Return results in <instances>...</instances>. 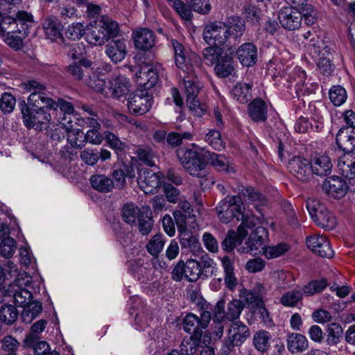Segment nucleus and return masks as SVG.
Here are the masks:
<instances>
[{"label":"nucleus","mask_w":355,"mask_h":355,"mask_svg":"<svg viewBox=\"0 0 355 355\" xmlns=\"http://www.w3.org/2000/svg\"><path fill=\"white\" fill-rule=\"evenodd\" d=\"M206 150H178V157L184 170L192 176L200 178V184L209 186L214 183L212 176L207 175Z\"/></svg>","instance_id":"f257e3e1"},{"label":"nucleus","mask_w":355,"mask_h":355,"mask_svg":"<svg viewBox=\"0 0 355 355\" xmlns=\"http://www.w3.org/2000/svg\"><path fill=\"white\" fill-rule=\"evenodd\" d=\"M119 32L118 24L107 17L95 23V26L86 33L87 41L92 45H103Z\"/></svg>","instance_id":"f03ea898"},{"label":"nucleus","mask_w":355,"mask_h":355,"mask_svg":"<svg viewBox=\"0 0 355 355\" xmlns=\"http://www.w3.org/2000/svg\"><path fill=\"white\" fill-rule=\"evenodd\" d=\"M227 334L220 349L225 355L230 354L236 347L241 346L250 336L249 327L241 321L232 322Z\"/></svg>","instance_id":"7ed1b4c3"},{"label":"nucleus","mask_w":355,"mask_h":355,"mask_svg":"<svg viewBox=\"0 0 355 355\" xmlns=\"http://www.w3.org/2000/svg\"><path fill=\"white\" fill-rule=\"evenodd\" d=\"M21 87L28 92H31L28 98V107L32 109H51L54 108L55 101L48 96L45 92V86L35 80H28L21 84Z\"/></svg>","instance_id":"20e7f679"},{"label":"nucleus","mask_w":355,"mask_h":355,"mask_svg":"<svg viewBox=\"0 0 355 355\" xmlns=\"http://www.w3.org/2000/svg\"><path fill=\"white\" fill-rule=\"evenodd\" d=\"M306 209L313 222L323 229L331 230L336 225L335 216L318 200L308 199Z\"/></svg>","instance_id":"39448f33"},{"label":"nucleus","mask_w":355,"mask_h":355,"mask_svg":"<svg viewBox=\"0 0 355 355\" xmlns=\"http://www.w3.org/2000/svg\"><path fill=\"white\" fill-rule=\"evenodd\" d=\"M242 204L241 198L238 196L226 198L220 201L216 208L220 222L228 223L234 218L236 221H239L240 217H243L241 210Z\"/></svg>","instance_id":"423d86ee"},{"label":"nucleus","mask_w":355,"mask_h":355,"mask_svg":"<svg viewBox=\"0 0 355 355\" xmlns=\"http://www.w3.org/2000/svg\"><path fill=\"white\" fill-rule=\"evenodd\" d=\"M146 58H137L139 69L135 72V81L140 89L148 91L157 83L159 69H161V66H156L155 68L150 67L146 64Z\"/></svg>","instance_id":"0eeeda50"},{"label":"nucleus","mask_w":355,"mask_h":355,"mask_svg":"<svg viewBox=\"0 0 355 355\" xmlns=\"http://www.w3.org/2000/svg\"><path fill=\"white\" fill-rule=\"evenodd\" d=\"M186 102L189 109L196 116H200L204 113V109L200 103L198 96L200 92V84L194 75L186 76L183 78Z\"/></svg>","instance_id":"6e6552de"},{"label":"nucleus","mask_w":355,"mask_h":355,"mask_svg":"<svg viewBox=\"0 0 355 355\" xmlns=\"http://www.w3.org/2000/svg\"><path fill=\"white\" fill-rule=\"evenodd\" d=\"M24 123L28 128L36 130L46 129L51 119V114L44 109L31 110L27 105L21 109Z\"/></svg>","instance_id":"1a4fd4ad"},{"label":"nucleus","mask_w":355,"mask_h":355,"mask_svg":"<svg viewBox=\"0 0 355 355\" xmlns=\"http://www.w3.org/2000/svg\"><path fill=\"white\" fill-rule=\"evenodd\" d=\"M200 263L195 259H189L186 263L180 260L173 269L171 276L175 282H180L185 278L189 282H196L200 274Z\"/></svg>","instance_id":"9d476101"},{"label":"nucleus","mask_w":355,"mask_h":355,"mask_svg":"<svg viewBox=\"0 0 355 355\" xmlns=\"http://www.w3.org/2000/svg\"><path fill=\"white\" fill-rule=\"evenodd\" d=\"M211 319V314L208 311H203L200 317L189 313L183 320L184 330L189 334H193L192 336L201 337L202 330L208 327Z\"/></svg>","instance_id":"9b49d317"},{"label":"nucleus","mask_w":355,"mask_h":355,"mask_svg":"<svg viewBox=\"0 0 355 355\" xmlns=\"http://www.w3.org/2000/svg\"><path fill=\"white\" fill-rule=\"evenodd\" d=\"M322 191L328 196L340 199L344 197L348 191H352L351 184L343 178L334 175L327 178L323 182Z\"/></svg>","instance_id":"f8f14e48"},{"label":"nucleus","mask_w":355,"mask_h":355,"mask_svg":"<svg viewBox=\"0 0 355 355\" xmlns=\"http://www.w3.org/2000/svg\"><path fill=\"white\" fill-rule=\"evenodd\" d=\"M203 38L210 45L224 44L228 38L225 23L214 21L206 25L203 31Z\"/></svg>","instance_id":"ddd939ff"},{"label":"nucleus","mask_w":355,"mask_h":355,"mask_svg":"<svg viewBox=\"0 0 355 355\" xmlns=\"http://www.w3.org/2000/svg\"><path fill=\"white\" fill-rule=\"evenodd\" d=\"M162 173H155L151 170H141L138 173L137 184L139 187L145 193H153L162 185Z\"/></svg>","instance_id":"4468645a"},{"label":"nucleus","mask_w":355,"mask_h":355,"mask_svg":"<svg viewBox=\"0 0 355 355\" xmlns=\"http://www.w3.org/2000/svg\"><path fill=\"white\" fill-rule=\"evenodd\" d=\"M109 90L111 92V96L113 98L121 100L128 98L127 107L130 110L131 95L130 94L132 85L128 78L119 76L113 78L110 82Z\"/></svg>","instance_id":"2eb2a0df"},{"label":"nucleus","mask_w":355,"mask_h":355,"mask_svg":"<svg viewBox=\"0 0 355 355\" xmlns=\"http://www.w3.org/2000/svg\"><path fill=\"white\" fill-rule=\"evenodd\" d=\"M278 18L284 29L295 31L301 26L303 15L297 8L286 7L280 10Z\"/></svg>","instance_id":"dca6fc26"},{"label":"nucleus","mask_w":355,"mask_h":355,"mask_svg":"<svg viewBox=\"0 0 355 355\" xmlns=\"http://www.w3.org/2000/svg\"><path fill=\"white\" fill-rule=\"evenodd\" d=\"M306 243L312 252L321 257L331 258L334 255L329 241L323 235L315 234L307 237Z\"/></svg>","instance_id":"f3484780"},{"label":"nucleus","mask_w":355,"mask_h":355,"mask_svg":"<svg viewBox=\"0 0 355 355\" xmlns=\"http://www.w3.org/2000/svg\"><path fill=\"white\" fill-rule=\"evenodd\" d=\"M239 195L249 204L253 205L259 214H264L268 206L267 198L253 187H243L240 189Z\"/></svg>","instance_id":"a211bd4d"},{"label":"nucleus","mask_w":355,"mask_h":355,"mask_svg":"<svg viewBox=\"0 0 355 355\" xmlns=\"http://www.w3.org/2000/svg\"><path fill=\"white\" fill-rule=\"evenodd\" d=\"M268 232L266 227L258 226L250 234L245 244L246 248H241L243 252H255L260 248L263 249L265 243L268 241Z\"/></svg>","instance_id":"6ab92c4d"},{"label":"nucleus","mask_w":355,"mask_h":355,"mask_svg":"<svg viewBox=\"0 0 355 355\" xmlns=\"http://www.w3.org/2000/svg\"><path fill=\"white\" fill-rule=\"evenodd\" d=\"M66 119L67 117H64L59 121V128L55 130H60V128L65 130L67 132V141L71 147L82 148L85 144L83 132L78 128H73L71 119L67 121V123L65 122Z\"/></svg>","instance_id":"aec40b11"},{"label":"nucleus","mask_w":355,"mask_h":355,"mask_svg":"<svg viewBox=\"0 0 355 355\" xmlns=\"http://www.w3.org/2000/svg\"><path fill=\"white\" fill-rule=\"evenodd\" d=\"M155 40V36L151 30L141 28L137 31L135 34V47L143 52L139 58H146V52L154 46Z\"/></svg>","instance_id":"412c9836"},{"label":"nucleus","mask_w":355,"mask_h":355,"mask_svg":"<svg viewBox=\"0 0 355 355\" xmlns=\"http://www.w3.org/2000/svg\"><path fill=\"white\" fill-rule=\"evenodd\" d=\"M290 171L302 182L309 181L312 172L310 162L300 157L293 158L288 164Z\"/></svg>","instance_id":"4be33fe9"},{"label":"nucleus","mask_w":355,"mask_h":355,"mask_svg":"<svg viewBox=\"0 0 355 355\" xmlns=\"http://www.w3.org/2000/svg\"><path fill=\"white\" fill-rule=\"evenodd\" d=\"M205 157L207 159V164H211L220 172H225L228 174L235 172L233 164L230 163L228 158L223 155H219L214 152L206 150Z\"/></svg>","instance_id":"5701e85b"},{"label":"nucleus","mask_w":355,"mask_h":355,"mask_svg":"<svg viewBox=\"0 0 355 355\" xmlns=\"http://www.w3.org/2000/svg\"><path fill=\"white\" fill-rule=\"evenodd\" d=\"M336 141L338 148L345 153L353 152L355 150V129L341 128L336 135Z\"/></svg>","instance_id":"b1692460"},{"label":"nucleus","mask_w":355,"mask_h":355,"mask_svg":"<svg viewBox=\"0 0 355 355\" xmlns=\"http://www.w3.org/2000/svg\"><path fill=\"white\" fill-rule=\"evenodd\" d=\"M236 56L243 66L252 67L257 60V49L253 43H244L237 49Z\"/></svg>","instance_id":"393cba45"},{"label":"nucleus","mask_w":355,"mask_h":355,"mask_svg":"<svg viewBox=\"0 0 355 355\" xmlns=\"http://www.w3.org/2000/svg\"><path fill=\"white\" fill-rule=\"evenodd\" d=\"M287 349L292 354L305 352L309 346L306 336L299 333H290L286 338Z\"/></svg>","instance_id":"a878e982"},{"label":"nucleus","mask_w":355,"mask_h":355,"mask_svg":"<svg viewBox=\"0 0 355 355\" xmlns=\"http://www.w3.org/2000/svg\"><path fill=\"white\" fill-rule=\"evenodd\" d=\"M338 167L342 176L351 184L352 192L355 191V159H350L349 155L344 156L338 161Z\"/></svg>","instance_id":"bb28decb"},{"label":"nucleus","mask_w":355,"mask_h":355,"mask_svg":"<svg viewBox=\"0 0 355 355\" xmlns=\"http://www.w3.org/2000/svg\"><path fill=\"white\" fill-rule=\"evenodd\" d=\"M153 97L148 91L137 89L135 92V114L143 115L151 108Z\"/></svg>","instance_id":"cd10ccee"},{"label":"nucleus","mask_w":355,"mask_h":355,"mask_svg":"<svg viewBox=\"0 0 355 355\" xmlns=\"http://www.w3.org/2000/svg\"><path fill=\"white\" fill-rule=\"evenodd\" d=\"M154 221L152 216V211L149 207H142L139 211L137 229L142 236H146L150 233L153 227Z\"/></svg>","instance_id":"c85d7f7f"},{"label":"nucleus","mask_w":355,"mask_h":355,"mask_svg":"<svg viewBox=\"0 0 355 355\" xmlns=\"http://www.w3.org/2000/svg\"><path fill=\"white\" fill-rule=\"evenodd\" d=\"M312 174L318 176L329 175L332 168V163L330 158L327 155H318L312 158L310 162Z\"/></svg>","instance_id":"c756f323"},{"label":"nucleus","mask_w":355,"mask_h":355,"mask_svg":"<svg viewBox=\"0 0 355 355\" xmlns=\"http://www.w3.org/2000/svg\"><path fill=\"white\" fill-rule=\"evenodd\" d=\"M180 242L182 248L189 249L195 256L203 252L199 240L190 230H184L180 233Z\"/></svg>","instance_id":"7c9ffc66"},{"label":"nucleus","mask_w":355,"mask_h":355,"mask_svg":"<svg viewBox=\"0 0 355 355\" xmlns=\"http://www.w3.org/2000/svg\"><path fill=\"white\" fill-rule=\"evenodd\" d=\"M250 119L254 122L265 121L267 119V105L261 98L254 99L248 108Z\"/></svg>","instance_id":"2f4dec72"},{"label":"nucleus","mask_w":355,"mask_h":355,"mask_svg":"<svg viewBox=\"0 0 355 355\" xmlns=\"http://www.w3.org/2000/svg\"><path fill=\"white\" fill-rule=\"evenodd\" d=\"M248 232H244L241 227L237 228V232L229 230L221 243L222 248L226 252H231L236 245H241L247 236Z\"/></svg>","instance_id":"473e14b6"},{"label":"nucleus","mask_w":355,"mask_h":355,"mask_svg":"<svg viewBox=\"0 0 355 355\" xmlns=\"http://www.w3.org/2000/svg\"><path fill=\"white\" fill-rule=\"evenodd\" d=\"M17 19L28 21L31 20V16L24 11H19L12 15L0 12V35H4L6 30Z\"/></svg>","instance_id":"72a5a7b5"},{"label":"nucleus","mask_w":355,"mask_h":355,"mask_svg":"<svg viewBox=\"0 0 355 355\" xmlns=\"http://www.w3.org/2000/svg\"><path fill=\"white\" fill-rule=\"evenodd\" d=\"M105 52L112 62L118 63L126 55V45L123 40H114L107 45Z\"/></svg>","instance_id":"f704fd0d"},{"label":"nucleus","mask_w":355,"mask_h":355,"mask_svg":"<svg viewBox=\"0 0 355 355\" xmlns=\"http://www.w3.org/2000/svg\"><path fill=\"white\" fill-rule=\"evenodd\" d=\"M119 157L121 159V163L123 166V169L114 170L112 175L115 180L116 187L121 188L124 186L125 182V177L131 176V172L132 171V157L130 156V159L124 160L123 154H119Z\"/></svg>","instance_id":"c9c22d12"},{"label":"nucleus","mask_w":355,"mask_h":355,"mask_svg":"<svg viewBox=\"0 0 355 355\" xmlns=\"http://www.w3.org/2000/svg\"><path fill=\"white\" fill-rule=\"evenodd\" d=\"M43 28L46 37L52 42L62 40L61 25L58 19L54 17H47L44 23Z\"/></svg>","instance_id":"e433bc0d"},{"label":"nucleus","mask_w":355,"mask_h":355,"mask_svg":"<svg viewBox=\"0 0 355 355\" xmlns=\"http://www.w3.org/2000/svg\"><path fill=\"white\" fill-rule=\"evenodd\" d=\"M225 26L228 37H240L243 35L245 29L244 20L237 16H232L227 18L226 23H225Z\"/></svg>","instance_id":"4c0bfd02"},{"label":"nucleus","mask_w":355,"mask_h":355,"mask_svg":"<svg viewBox=\"0 0 355 355\" xmlns=\"http://www.w3.org/2000/svg\"><path fill=\"white\" fill-rule=\"evenodd\" d=\"M21 279H17L14 282V284L11 286L13 287V299L15 304L21 306H25L28 304L32 298V293L26 288H21Z\"/></svg>","instance_id":"58836bf2"},{"label":"nucleus","mask_w":355,"mask_h":355,"mask_svg":"<svg viewBox=\"0 0 355 355\" xmlns=\"http://www.w3.org/2000/svg\"><path fill=\"white\" fill-rule=\"evenodd\" d=\"M221 261L225 272V284L229 290L233 291L238 284V280L234 274L233 261L228 257H223Z\"/></svg>","instance_id":"ea45409f"},{"label":"nucleus","mask_w":355,"mask_h":355,"mask_svg":"<svg viewBox=\"0 0 355 355\" xmlns=\"http://www.w3.org/2000/svg\"><path fill=\"white\" fill-rule=\"evenodd\" d=\"M252 85L238 83L232 89L233 98L240 103H247L252 97Z\"/></svg>","instance_id":"a19ab883"},{"label":"nucleus","mask_w":355,"mask_h":355,"mask_svg":"<svg viewBox=\"0 0 355 355\" xmlns=\"http://www.w3.org/2000/svg\"><path fill=\"white\" fill-rule=\"evenodd\" d=\"M232 64V58L231 56L225 53L223 58L214 67V71L217 76L220 78H227L234 71Z\"/></svg>","instance_id":"79ce46f5"},{"label":"nucleus","mask_w":355,"mask_h":355,"mask_svg":"<svg viewBox=\"0 0 355 355\" xmlns=\"http://www.w3.org/2000/svg\"><path fill=\"white\" fill-rule=\"evenodd\" d=\"M92 187L102 193L110 191L113 187L112 180L104 175H94L90 178Z\"/></svg>","instance_id":"37998d69"},{"label":"nucleus","mask_w":355,"mask_h":355,"mask_svg":"<svg viewBox=\"0 0 355 355\" xmlns=\"http://www.w3.org/2000/svg\"><path fill=\"white\" fill-rule=\"evenodd\" d=\"M200 337L189 336L183 339L180 352L183 355H193L201 347Z\"/></svg>","instance_id":"c03bdc74"},{"label":"nucleus","mask_w":355,"mask_h":355,"mask_svg":"<svg viewBox=\"0 0 355 355\" xmlns=\"http://www.w3.org/2000/svg\"><path fill=\"white\" fill-rule=\"evenodd\" d=\"M224 55L221 48L209 46L203 50L202 60L207 65L216 64Z\"/></svg>","instance_id":"a18cd8bd"},{"label":"nucleus","mask_w":355,"mask_h":355,"mask_svg":"<svg viewBox=\"0 0 355 355\" xmlns=\"http://www.w3.org/2000/svg\"><path fill=\"white\" fill-rule=\"evenodd\" d=\"M290 250V245L286 243H279L277 245L264 246L263 253L268 259L278 258L286 254Z\"/></svg>","instance_id":"49530a36"},{"label":"nucleus","mask_w":355,"mask_h":355,"mask_svg":"<svg viewBox=\"0 0 355 355\" xmlns=\"http://www.w3.org/2000/svg\"><path fill=\"white\" fill-rule=\"evenodd\" d=\"M270 334L264 330L257 331L253 336V344L256 349L261 353L266 352L270 347Z\"/></svg>","instance_id":"de8ad7c7"},{"label":"nucleus","mask_w":355,"mask_h":355,"mask_svg":"<svg viewBox=\"0 0 355 355\" xmlns=\"http://www.w3.org/2000/svg\"><path fill=\"white\" fill-rule=\"evenodd\" d=\"M343 336V329L340 324L332 322L328 325L327 344L329 346L338 345Z\"/></svg>","instance_id":"09e8293b"},{"label":"nucleus","mask_w":355,"mask_h":355,"mask_svg":"<svg viewBox=\"0 0 355 355\" xmlns=\"http://www.w3.org/2000/svg\"><path fill=\"white\" fill-rule=\"evenodd\" d=\"M244 309V304L239 300H233L230 301L227 306L225 311V320L234 322L237 320Z\"/></svg>","instance_id":"8fccbe9b"},{"label":"nucleus","mask_w":355,"mask_h":355,"mask_svg":"<svg viewBox=\"0 0 355 355\" xmlns=\"http://www.w3.org/2000/svg\"><path fill=\"white\" fill-rule=\"evenodd\" d=\"M165 244L163 234H157L154 235L146 244V250L149 254L154 257H157L162 251Z\"/></svg>","instance_id":"3c124183"},{"label":"nucleus","mask_w":355,"mask_h":355,"mask_svg":"<svg viewBox=\"0 0 355 355\" xmlns=\"http://www.w3.org/2000/svg\"><path fill=\"white\" fill-rule=\"evenodd\" d=\"M303 291L297 289H293L284 293L280 302L285 306L294 307L302 300Z\"/></svg>","instance_id":"603ef678"},{"label":"nucleus","mask_w":355,"mask_h":355,"mask_svg":"<svg viewBox=\"0 0 355 355\" xmlns=\"http://www.w3.org/2000/svg\"><path fill=\"white\" fill-rule=\"evenodd\" d=\"M241 220V223L238 227H241L244 232H248L245 229L251 230L257 225H262L265 222L266 218L264 214H260L259 216H255L253 214L248 215L243 214V217H240V220Z\"/></svg>","instance_id":"864d4df0"},{"label":"nucleus","mask_w":355,"mask_h":355,"mask_svg":"<svg viewBox=\"0 0 355 355\" xmlns=\"http://www.w3.org/2000/svg\"><path fill=\"white\" fill-rule=\"evenodd\" d=\"M329 99L335 106H340L343 104L347 97V92L340 85L333 86L329 92Z\"/></svg>","instance_id":"5fc2aeb1"},{"label":"nucleus","mask_w":355,"mask_h":355,"mask_svg":"<svg viewBox=\"0 0 355 355\" xmlns=\"http://www.w3.org/2000/svg\"><path fill=\"white\" fill-rule=\"evenodd\" d=\"M328 286L327 279L322 278L318 280H312L304 286L302 291L304 294L311 296L322 292Z\"/></svg>","instance_id":"6e6d98bb"},{"label":"nucleus","mask_w":355,"mask_h":355,"mask_svg":"<svg viewBox=\"0 0 355 355\" xmlns=\"http://www.w3.org/2000/svg\"><path fill=\"white\" fill-rule=\"evenodd\" d=\"M18 317V311L12 305H5L0 309V320L6 324H12Z\"/></svg>","instance_id":"4d7b16f0"},{"label":"nucleus","mask_w":355,"mask_h":355,"mask_svg":"<svg viewBox=\"0 0 355 355\" xmlns=\"http://www.w3.org/2000/svg\"><path fill=\"white\" fill-rule=\"evenodd\" d=\"M205 140L209 145L216 150H220L224 148L225 144L218 130H210L206 134Z\"/></svg>","instance_id":"13d9d810"},{"label":"nucleus","mask_w":355,"mask_h":355,"mask_svg":"<svg viewBox=\"0 0 355 355\" xmlns=\"http://www.w3.org/2000/svg\"><path fill=\"white\" fill-rule=\"evenodd\" d=\"M137 158L144 164L153 166L155 164L153 161V150L148 146H139L136 151Z\"/></svg>","instance_id":"bf43d9fd"},{"label":"nucleus","mask_w":355,"mask_h":355,"mask_svg":"<svg viewBox=\"0 0 355 355\" xmlns=\"http://www.w3.org/2000/svg\"><path fill=\"white\" fill-rule=\"evenodd\" d=\"M191 9L200 15H207L211 10L210 0H187Z\"/></svg>","instance_id":"052dcab7"},{"label":"nucleus","mask_w":355,"mask_h":355,"mask_svg":"<svg viewBox=\"0 0 355 355\" xmlns=\"http://www.w3.org/2000/svg\"><path fill=\"white\" fill-rule=\"evenodd\" d=\"M263 290V285L259 283L257 284L254 289L247 295L246 301L256 309L263 305L264 303L261 296Z\"/></svg>","instance_id":"680f3d73"},{"label":"nucleus","mask_w":355,"mask_h":355,"mask_svg":"<svg viewBox=\"0 0 355 355\" xmlns=\"http://www.w3.org/2000/svg\"><path fill=\"white\" fill-rule=\"evenodd\" d=\"M161 186H162L163 192L168 202L175 204L179 201L180 196L179 189L167 182H163Z\"/></svg>","instance_id":"e2e57ef3"},{"label":"nucleus","mask_w":355,"mask_h":355,"mask_svg":"<svg viewBox=\"0 0 355 355\" xmlns=\"http://www.w3.org/2000/svg\"><path fill=\"white\" fill-rule=\"evenodd\" d=\"M193 135L189 132L183 133L171 132L167 135L166 140L169 145L178 146L182 144L183 139L191 140Z\"/></svg>","instance_id":"0e129e2a"},{"label":"nucleus","mask_w":355,"mask_h":355,"mask_svg":"<svg viewBox=\"0 0 355 355\" xmlns=\"http://www.w3.org/2000/svg\"><path fill=\"white\" fill-rule=\"evenodd\" d=\"M16 242L11 237L5 238L0 246V253L3 257H10L13 255L16 250Z\"/></svg>","instance_id":"69168bd1"},{"label":"nucleus","mask_w":355,"mask_h":355,"mask_svg":"<svg viewBox=\"0 0 355 355\" xmlns=\"http://www.w3.org/2000/svg\"><path fill=\"white\" fill-rule=\"evenodd\" d=\"M85 33V27L81 23H73L69 26L65 35L67 38L76 40H79Z\"/></svg>","instance_id":"338daca9"},{"label":"nucleus","mask_w":355,"mask_h":355,"mask_svg":"<svg viewBox=\"0 0 355 355\" xmlns=\"http://www.w3.org/2000/svg\"><path fill=\"white\" fill-rule=\"evenodd\" d=\"M16 104V99L11 94L4 93L0 99V109L4 113H10L13 111Z\"/></svg>","instance_id":"774afa93"}]
</instances>
